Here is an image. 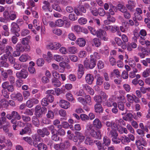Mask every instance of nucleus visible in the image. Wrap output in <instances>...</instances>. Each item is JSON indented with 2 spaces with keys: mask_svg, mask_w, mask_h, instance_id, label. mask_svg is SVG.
I'll return each instance as SVG.
<instances>
[{
  "mask_svg": "<svg viewBox=\"0 0 150 150\" xmlns=\"http://www.w3.org/2000/svg\"><path fill=\"white\" fill-rule=\"evenodd\" d=\"M13 49L12 47L7 45L5 49L6 54H4L0 58V63L1 66L3 67H8L9 66L8 63L6 62L8 57L11 55V52L13 51Z\"/></svg>",
  "mask_w": 150,
  "mask_h": 150,
  "instance_id": "nucleus-1",
  "label": "nucleus"
},
{
  "mask_svg": "<svg viewBox=\"0 0 150 150\" xmlns=\"http://www.w3.org/2000/svg\"><path fill=\"white\" fill-rule=\"evenodd\" d=\"M124 121L122 119L119 120H116L115 122L107 121L105 123L106 125L108 127H111L112 129L116 130L119 125V123H123Z\"/></svg>",
  "mask_w": 150,
  "mask_h": 150,
  "instance_id": "nucleus-2",
  "label": "nucleus"
},
{
  "mask_svg": "<svg viewBox=\"0 0 150 150\" xmlns=\"http://www.w3.org/2000/svg\"><path fill=\"white\" fill-rule=\"evenodd\" d=\"M83 64L85 67L87 69H92L96 65V60H93L90 58L89 60L87 58H86L83 62Z\"/></svg>",
  "mask_w": 150,
  "mask_h": 150,
  "instance_id": "nucleus-3",
  "label": "nucleus"
},
{
  "mask_svg": "<svg viewBox=\"0 0 150 150\" xmlns=\"http://www.w3.org/2000/svg\"><path fill=\"white\" fill-rule=\"evenodd\" d=\"M2 89L7 90L9 92H12L14 91V87L13 85L9 84V82L6 81L4 82L1 84Z\"/></svg>",
  "mask_w": 150,
  "mask_h": 150,
  "instance_id": "nucleus-4",
  "label": "nucleus"
},
{
  "mask_svg": "<svg viewBox=\"0 0 150 150\" xmlns=\"http://www.w3.org/2000/svg\"><path fill=\"white\" fill-rule=\"evenodd\" d=\"M96 36L102 40L106 41L108 40L106 32L102 29H100L97 30Z\"/></svg>",
  "mask_w": 150,
  "mask_h": 150,
  "instance_id": "nucleus-5",
  "label": "nucleus"
},
{
  "mask_svg": "<svg viewBox=\"0 0 150 150\" xmlns=\"http://www.w3.org/2000/svg\"><path fill=\"white\" fill-rule=\"evenodd\" d=\"M20 29L18 25L16 23L13 22L11 25V31L17 37L20 36L18 32L20 31Z\"/></svg>",
  "mask_w": 150,
  "mask_h": 150,
  "instance_id": "nucleus-6",
  "label": "nucleus"
},
{
  "mask_svg": "<svg viewBox=\"0 0 150 150\" xmlns=\"http://www.w3.org/2000/svg\"><path fill=\"white\" fill-rule=\"evenodd\" d=\"M53 1V0H50L49 2L46 0L44 1H43V4L44 5L42 7L43 10L45 11L48 10L50 12H52V10L51 8L50 3H52Z\"/></svg>",
  "mask_w": 150,
  "mask_h": 150,
  "instance_id": "nucleus-7",
  "label": "nucleus"
},
{
  "mask_svg": "<svg viewBox=\"0 0 150 150\" xmlns=\"http://www.w3.org/2000/svg\"><path fill=\"white\" fill-rule=\"evenodd\" d=\"M61 46V44L57 42H50L47 45V47L51 50H56L59 49Z\"/></svg>",
  "mask_w": 150,
  "mask_h": 150,
  "instance_id": "nucleus-8",
  "label": "nucleus"
},
{
  "mask_svg": "<svg viewBox=\"0 0 150 150\" xmlns=\"http://www.w3.org/2000/svg\"><path fill=\"white\" fill-rule=\"evenodd\" d=\"M142 11L141 9L139 7L136 8L134 14V17L133 18H137L138 20L140 21L142 19V17L141 15L142 13Z\"/></svg>",
  "mask_w": 150,
  "mask_h": 150,
  "instance_id": "nucleus-9",
  "label": "nucleus"
},
{
  "mask_svg": "<svg viewBox=\"0 0 150 150\" xmlns=\"http://www.w3.org/2000/svg\"><path fill=\"white\" fill-rule=\"evenodd\" d=\"M28 75V73L25 69L21 70L20 71L16 73V76L18 78H26Z\"/></svg>",
  "mask_w": 150,
  "mask_h": 150,
  "instance_id": "nucleus-10",
  "label": "nucleus"
},
{
  "mask_svg": "<svg viewBox=\"0 0 150 150\" xmlns=\"http://www.w3.org/2000/svg\"><path fill=\"white\" fill-rule=\"evenodd\" d=\"M31 125L30 124H28L24 128L22 129L20 132V134L23 135L25 134L29 133L31 132Z\"/></svg>",
  "mask_w": 150,
  "mask_h": 150,
  "instance_id": "nucleus-11",
  "label": "nucleus"
},
{
  "mask_svg": "<svg viewBox=\"0 0 150 150\" xmlns=\"http://www.w3.org/2000/svg\"><path fill=\"white\" fill-rule=\"evenodd\" d=\"M90 134L92 137L97 139H99L101 138V132L99 130L95 131L94 129H91L90 132Z\"/></svg>",
  "mask_w": 150,
  "mask_h": 150,
  "instance_id": "nucleus-12",
  "label": "nucleus"
},
{
  "mask_svg": "<svg viewBox=\"0 0 150 150\" xmlns=\"http://www.w3.org/2000/svg\"><path fill=\"white\" fill-rule=\"evenodd\" d=\"M135 144L137 146L142 145L145 146L146 145L147 142L142 137H139L138 139L136 140Z\"/></svg>",
  "mask_w": 150,
  "mask_h": 150,
  "instance_id": "nucleus-13",
  "label": "nucleus"
},
{
  "mask_svg": "<svg viewBox=\"0 0 150 150\" xmlns=\"http://www.w3.org/2000/svg\"><path fill=\"white\" fill-rule=\"evenodd\" d=\"M135 4L132 0H129L127 2V4H126V6L127 8L131 11H133L135 6Z\"/></svg>",
  "mask_w": 150,
  "mask_h": 150,
  "instance_id": "nucleus-14",
  "label": "nucleus"
},
{
  "mask_svg": "<svg viewBox=\"0 0 150 150\" xmlns=\"http://www.w3.org/2000/svg\"><path fill=\"white\" fill-rule=\"evenodd\" d=\"M30 59V57L28 54H22L19 58V61L22 62H25Z\"/></svg>",
  "mask_w": 150,
  "mask_h": 150,
  "instance_id": "nucleus-15",
  "label": "nucleus"
},
{
  "mask_svg": "<svg viewBox=\"0 0 150 150\" xmlns=\"http://www.w3.org/2000/svg\"><path fill=\"white\" fill-rule=\"evenodd\" d=\"M59 105L62 108L67 109L70 107L69 103L64 100H61L59 102Z\"/></svg>",
  "mask_w": 150,
  "mask_h": 150,
  "instance_id": "nucleus-16",
  "label": "nucleus"
},
{
  "mask_svg": "<svg viewBox=\"0 0 150 150\" xmlns=\"http://www.w3.org/2000/svg\"><path fill=\"white\" fill-rule=\"evenodd\" d=\"M68 53L72 54H75L77 53L78 51L76 47L74 46H71L67 48Z\"/></svg>",
  "mask_w": 150,
  "mask_h": 150,
  "instance_id": "nucleus-17",
  "label": "nucleus"
},
{
  "mask_svg": "<svg viewBox=\"0 0 150 150\" xmlns=\"http://www.w3.org/2000/svg\"><path fill=\"white\" fill-rule=\"evenodd\" d=\"M94 126L98 129H100L102 126L100 121L98 118L96 119L93 122Z\"/></svg>",
  "mask_w": 150,
  "mask_h": 150,
  "instance_id": "nucleus-18",
  "label": "nucleus"
},
{
  "mask_svg": "<svg viewBox=\"0 0 150 150\" xmlns=\"http://www.w3.org/2000/svg\"><path fill=\"white\" fill-rule=\"evenodd\" d=\"M76 44L79 47H83L85 46L86 42L85 40L81 38H78L75 42Z\"/></svg>",
  "mask_w": 150,
  "mask_h": 150,
  "instance_id": "nucleus-19",
  "label": "nucleus"
},
{
  "mask_svg": "<svg viewBox=\"0 0 150 150\" xmlns=\"http://www.w3.org/2000/svg\"><path fill=\"white\" fill-rule=\"evenodd\" d=\"M11 97L12 99L13 100H17L20 101H22L23 99L22 95L20 93H17L16 94H12L11 95Z\"/></svg>",
  "mask_w": 150,
  "mask_h": 150,
  "instance_id": "nucleus-20",
  "label": "nucleus"
},
{
  "mask_svg": "<svg viewBox=\"0 0 150 150\" xmlns=\"http://www.w3.org/2000/svg\"><path fill=\"white\" fill-rule=\"evenodd\" d=\"M75 134L79 142H82L85 139V137L80 132H75Z\"/></svg>",
  "mask_w": 150,
  "mask_h": 150,
  "instance_id": "nucleus-21",
  "label": "nucleus"
},
{
  "mask_svg": "<svg viewBox=\"0 0 150 150\" xmlns=\"http://www.w3.org/2000/svg\"><path fill=\"white\" fill-rule=\"evenodd\" d=\"M8 101L5 99H1L0 101V108H5L7 109L8 106Z\"/></svg>",
  "mask_w": 150,
  "mask_h": 150,
  "instance_id": "nucleus-22",
  "label": "nucleus"
},
{
  "mask_svg": "<svg viewBox=\"0 0 150 150\" xmlns=\"http://www.w3.org/2000/svg\"><path fill=\"white\" fill-rule=\"evenodd\" d=\"M86 82L89 84L92 83L94 80V78L92 75L89 74H87L85 77Z\"/></svg>",
  "mask_w": 150,
  "mask_h": 150,
  "instance_id": "nucleus-23",
  "label": "nucleus"
},
{
  "mask_svg": "<svg viewBox=\"0 0 150 150\" xmlns=\"http://www.w3.org/2000/svg\"><path fill=\"white\" fill-rule=\"evenodd\" d=\"M32 137L33 140V145L36 147L38 145L37 142L40 141V137L37 134H34L32 135Z\"/></svg>",
  "mask_w": 150,
  "mask_h": 150,
  "instance_id": "nucleus-24",
  "label": "nucleus"
},
{
  "mask_svg": "<svg viewBox=\"0 0 150 150\" xmlns=\"http://www.w3.org/2000/svg\"><path fill=\"white\" fill-rule=\"evenodd\" d=\"M92 46H95L97 47H99L101 44L100 40L98 38H94L91 42Z\"/></svg>",
  "mask_w": 150,
  "mask_h": 150,
  "instance_id": "nucleus-25",
  "label": "nucleus"
},
{
  "mask_svg": "<svg viewBox=\"0 0 150 150\" xmlns=\"http://www.w3.org/2000/svg\"><path fill=\"white\" fill-rule=\"evenodd\" d=\"M121 124H123V125H125V124H123V123H121V124L119 123V125L118 127H117V130H118V132L120 134H122L123 133H124L126 134H127L128 133V131L126 128L125 127H122L120 126V124L121 125Z\"/></svg>",
  "mask_w": 150,
  "mask_h": 150,
  "instance_id": "nucleus-26",
  "label": "nucleus"
},
{
  "mask_svg": "<svg viewBox=\"0 0 150 150\" xmlns=\"http://www.w3.org/2000/svg\"><path fill=\"white\" fill-rule=\"evenodd\" d=\"M101 104L96 103L95 105L94 109L96 112L100 113L103 112V109Z\"/></svg>",
  "mask_w": 150,
  "mask_h": 150,
  "instance_id": "nucleus-27",
  "label": "nucleus"
},
{
  "mask_svg": "<svg viewBox=\"0 0 150 150\" xmlns=\"http://www.w3.org/2000/svg\"><path fill=\"white\" fill-rule=\"evenodd\" d=\"M103 145L107 146H109L111 143V140L110 138L107 136H105L103 137Z\"/></svg>",
  "mask_w": 150,
  "mask_h": 150,
  "instance_id": "nucleus-28",
  "label": "nucleus"
},
{
  "mask_svg": "<svg viewBox=\"0 0 150 150\" xmlns=\"http://www.w3.org/2000/svg\"><path fill=\"white\" fill-rule=\"evenodd\" d=\"M117 11V7L115 6L112 5L110 6V8L109 10L108 13L112 15H114L115 12H116Z\"/></svg>",
  "mask_w": 150,
  "mask_h": 150,
  "instance_id": "nucleus-29",
  "label": "nucleus"
},
{
  "mask_svg": "<svg viewBox=\"0 0 150 150\" xmlns=\"http://www.w3.org/2000/svg\"><path fill=\"white\" fill-rule=\"evenodd\" d=\"M117 9L121 12L123 13L125 12V11H127V8H126L125 6L123 4H119L117 5Z\"/></svg>",
  "mask_w": 150,
  "mask_h": 150,
  "instance_id": "nucleus-30",
  "label": "nucleus"
},
{
  "mask_svg": "<svg viewBox=\"0 0 150 150\" xmlns=\"http://www.w3.org/2000/svg\"><path fill=\"white\" fill-rule=\"evenodd\" d=\"M12 118H15L17 120H20L21 118V116L16 111H13L11 112Z\"/></svg>",
  "mask_w": 150,
  "mask_h": 150,
  "instance_id": "nucleus-31",
  "label": "nucleus"
},
{
  "mask_svg": "<svg viewBox=\"0 0 150 150\" xmlns=\"http://www.w3.org/2000/svg\"><path fill=\"white\" fill-rule=\"evenodd\" d=\"M31 38V36L29 35L27 37L23 38L21 41V43L24 45H28L29 42V40Z\"/></svg>",
  "mask_w": 150,
  "mask_h": 150,
  "instance_id": "nucleus-32",
  "label": "nucleus"
},
{
  "mask_svg": "<svg viewBox=\"0 0 150 150\" xmlns=\"http://www.w3.org/2000/svg\"><path fill=\"white\" fill-rule=\"evenodd\" d=\"M83 87L90 94L92 95L94 94V92L93 90L87 84H85L83 86Z\"/></svg>",
  "mask_w": 150,
  "mask_h": 150,
  "instance_id": "nucleus-33",
  "label": "nucleus"
},
{
  "mask_svg": "<svg viewBox=\"0 0 150 150\" xmlns=\"http://www.w3.org/2000/svg\"><path fill=\"white\" fill-rule=\"evenodd\" d=\"M120 140H121L122 143L124 144L129 143L130 141L129 139L126 136L121 137Z\"/></svg>",
  "mask_w": 150,
  "mask_h": 150,
  "instance_id": "nucleus-34",
  "label": "nucleus"
},
{
  "mask_svg": "<svg viewBox=\"0 0 150 150\" xmlns=\"http://www.w3.org/2000/svg\"><path fill=\"white\" fill-rule=\"evenodd\" d=\"M39 24V21L38 20L35 19L33 20V24L34 27L37 30H39L40 28Z\"/></svg>",
  "mask_w": 150,
  "mask_h": 150,
  "instance_id": "nucleus-35",
  "label": "nucleus"
},
{
  "mask_svg": "<svg viewBox=\"0 0 150 150\" xmlns=\"http://www.w3.org/2000/svg\"><path fill=\"white\" fill-rule=\"evenodd\" d=\"M54 148L56 150H64L65 148L62 142L55 145Z\"/></svg>",
  "mask_w": 150,
  "mask_h": 150,
  "instance_id": "nucleus-36",
  "label": "nucleus"
},
{
  "mask_svg": "<svg viewBox=\"0 0 150 150\" xmlns=\"http://www.w3.org/2000/svg\"><path fill=\"white\" fill-rule=\"evenodd\" d=\"M15 50L18 51L20 52H23L25 51V48L21 44L18 43L15 47Z\"/></svg>",
  "mask_w": 150,
  "mask_h": 150,
  "instance_id": "nucleus-37",
  "label": "nucleus"
},
{
  "mask_svg": "<svg viewBox=\"0 0 150 150\" xmlns=\"http://www.w3.org/2000/svg\"><path fill=\"white\" fill-rule=\"evenodd\" d=\"M66 97L68 100L73 103L75 102V100L71 93H67L66 95Z\"/></svg>",
  "mask_w": 150,
  "mask_h": 150,
  "instance_id": "nucleus-38",
  "label": "nucleus"
},
{
  "mask_svg": "<svg viewBox=\"0 0 150 150\" xmlns=\"http://www.w3.org/2000/svg\"><path fill=\"white\" fill-rule=\"evenodd\" d=\"M32 122L33 124L37 127H38L40 124L39 119L35 116L33 117Z\"/></svg>",
  "mask_w": 150,
  "mask_h": 150,
  "instance_id": "nucleus-39",
  "label": "nucleus"
},
{
  "mask_svg": "<svg viewBox=\"0 0 150 150\" xmlns=\"http://www.w3.org/2000/svg\"><path fill=\"white\" fill-rule=\"evenodd\" d=\"M52 85L55 87H59L61 85L60 82L56 79H53L52 80Z\"/></svg>",
  "mask_w": 150,
  "mask_h": 150,
  "instance_id": "nucleus-40",
  "label": "nucleus"
},
{
  "mask_svg": "<svg viewBox=\"0 0 150 150\" xmlns=\"http://www.w3.org/2000/svg\"><path fill=\"white\" fill-rule=\"evenodd\" d=\"M71 30L75 32L76 33H79L81 30V28L80 26L76 25L72 26L71 27Z\"/></svg>",
  "mask_w": 150,
  "mask_h": 150,
  "instance_id": "nucleus-41",
  "label": "nucleus"
},
{
  "mask_svg": "<svg viewBox=\"0 0 150 150\" xmlns=\"http://www.w3.org/2000/svg\"><path fill=\"white\" fill-rule=\"evenodd\" d=\"M52 32L54 34L58 35H61L62 33V31L59 29L54 28L52 30Z\"/></svg>",
  "mask_w": 150,
  "mask_h": 150,
  "instance_id": "nucleus-42",
  "label": "nucleus"
},
{
  "mask_svg": "<svg viewBox=\"0 0 150 150\" xmlns=\"http://www.w3.org/2000/svg\"><path fill=\"white\" fill-rule=\"evenodd\" d=\"M56 3H57V1L56 2V3L52 5V8L59 12H61L62 11L60 7Z\"/></svg>",
  "mask_w": 150,
  "mask_h": 150,
  "instance_id": "nucleus-43",
  "label": "nucleus"
},
{
  "mask_svg": "<svg viewBox=\"0 0 150 150\" xmlns=\"http://www.w3.org/2000/svg\"><path fill=\"white\" fill-rule=\"evenodd\" d=\"M23 139L30 145H33V140L31 137H23Z\"/></svg>",
  "mask_w": 150,
  "mask_h": 150,
  "instance_id": "nucleus-44",
  "label": "nucleus"
},
{
  "mask_svg": "<svg viewBox=\"0 0 150 150\" xmlns=\"http://www.w3.org/2000/svg\"><path fill=\"white\" fill-rule=\"evenodd\" d=\"M137 50L139 51H141L142 53L146 55H148V54L146 53V50L145 47L141 45H139L137 47Z\"/></svg>",
  "mask_w": 150,
  "mask_h": 150,
  "instance_id": "nucleus-45",
  "label": "nucleus"
},
{
  "mask_svg": "<svg viewBox=\"0 0 150 150\" xmlns=\"http://www.w3.org/2000/svg\"><path fill=\"white\" fill-rule=\"evenodd\" d=\"M150 74V68H147L142 73V76L144 78L148 77Z\"/></svg>",
  "mask_w": 150,
  "mask_h": 150,
  "instance_id": "nucleus-46",
  "label": "nucleus"
},
{
  "mask_svg": "<svg viewBox=\"0 0 150 150\" xmlns=\"http://www.w3.org/2000/svg\"><path fill=\"white\" fill-rule=\"evenodd\" d=\"M1 93L2 95L4 98L7 99L9 98V93H8V92L7 90L6 89H2L1 90Z\"/></svg>",
  "mask_w": 150,
  "mask_h": 150,
  "instance_id": "nucleus-47",
  "label": "nucleus"
},
{
  "mask_svg": "<svg viewBox=\"0 0 150 150\" xmlns=\"http://www.w3.org/2000/svg\"><path fill=\"white\" fill-rule=\"evenodd\" d=\"M37 146L39 150H47V145L43 143H41L39 144Z\"/></svg>",
  "mask_w": 150,
  "mask_h": 150,
  "instance_id": "nucleus-48",
  "label": "nucleus"
},
{
  "mask_svg": "<svg viewBox=\"0 0 150 150\" xmlns=\"http://www.w3.org/2000/svg\"><path fill=\"white\" fill-rule=\"evenodd\" d=\"M90 58H92L93 60L98 59L100 58V56L99 54L96 52H95L93 54H91L90 56Z\"/></svg>",
  "mask_w": 150,
  "mask_h": 150,
  "instance_id": "nucleus-49",
  "label": "nucleus"
},
{
  "mask_svg": "<svg viewBox=\"0 0 150 150\" xmlns=\"http://www.w3.org/2000/svg\"><path fill=\"white\" fill-rule=\"evenodd\" d=\"M85 142L86 144L89 145H93L94 143L92 139L88 137H86Z\"/></svg>",
  "mask_w": 150,
  "mask_h": 150,
  "instance_id": "nucleus-50",
  "label": "nucleus"
},
{
  "mask_svg": "<svg viewBox=\"0 0 150 150\" xmlns=\"http://www.w3.org/2000/svg\"><path fill=\"white\" fill-rule=\"evenodd\" d=\"M62 125H59L57 126V128H62V127L64 128L67 129L69 127V123L66 122H63L62 123Z\"/></svg>",
  "mask_w": 150,
  "mask_h": 150,
  "instance_id": "nucleus-51",
  "label": "nucleus"
},
{
  "mask_svg": "<svg viewBox=\"0 0 150 150\" xmlns=\"http://www.w3.org/2000/svg\"><path fill=\"white\" fill-rule=\"evenodd\" d=\"M94 100L97 103H101L102 101V98L100 96H95L93 97Z\"/></svg>",
  "mask_w": 150,
  "mask_h": 150,
  "instance_id": "nucleus-52",
  "label": "nucleus"
},
{
  "mask_svg": "<svg viewBox=\"0 0 150 150\" xmlns=\"http://www.w3.org/2000/svg\"><path fill=\"white\" fill-rule=\"evenodd\" d=\"M108 49L109 48L107 46H105L100 49V52L102 54H108L109 53Z\"/></svg>",
  "mask_w": 150,
  "mask_h": 150,
  "instance_id": "nucleus-53",
  "label": "nucleus"
},
{
  "mask_svg": "<svg viewBox=\"0 0 150 150\" xmlns=\"http://www.w3.org/2000/svg\"><path fill=\"white\" fill-rule=\"evenodd\" d=\"M87 55V52L84 50H81L78 53V56L80 58H83Z\"/></svg>",
  "mask_w": 150,
  "mask_h": 150,
  "instance_id": "nucleus-54",
  "label": "nucleus"
},
{
  "mask_svg": "<svg viewBox=\"0 0 150 150\" xmlns=\"http://www.w3.org/2000/svg\"><path fill=\"white\" fill-rule=\"evenodd\" d=\"M30 33V31L27 29H23L21 32V35L22 36H25Z\"/></svg>",
  "mask_w": 150,
  "mask_h": 150,
  "instance_id": "nucleus-55",
  "label": "nucleus"
},
{
  "mask_svg": "<svg viewBox=\"0 0 150 150\" xmlns=\"http://www.w3.org/2000/svg\"><path fill=\"white\" fill-rule=\"evenodd\" d=\"M59 52L63 54H66L68 53V50H67L66 48L64 47H60L59 50Z\"/></svg>",
  "mask_w": 150,
  "mask_h": 150,
  "instance_id": "nucleus-56",
  "label": "nucleus"
},
{
  "mask_svg": "<svg viewBox=\"0 0 150 150\" xmlns=\"http://www.w3.org/2000/svg\"><path fill=\"white\" fill-rule=\"evenodd\" d=\"M75 95L77 96H83L86 94L83 90L82 89H80L77 91L75 93Z\"/></svg>",
  "mask_w": 150,
  "mask_h": 150,
  "instance_id": "nucleus-57",
  "label": "nucleus"
},
{
  "mask_svg": "<svg viewBox=\"0 0 150 150\" xmlns=\"http://www.w3.org/2000/svg\"><path fill=\"white\" fill-rule=\"evenodd\" d=\"M56 26L62 27L64 24V21L61 19H59L55 21Z\"/></svg>",
  "mask_w": 150,
  "mask_h": 150,
  "instance_id": "nucleus-58",
  "label": "nucleus"
},
{
  "mask_svg": "<svg viewBox=\"0 0 150 150\" xmlns=\"http://www.w3.org/2000/svg\"><path fill=\"white\" fill-rule=\"evenodd\" d=\"M88 28L92 34L94 36L96 35L97 30H96L94 28L91 26L88 27Z\"/></svg>",
  "mask_w": 150,
  "mask_h": 150,
  "instance_id": "nucleus-59",
  "label": "nucleus"
},
{
  "mask_svg": "<svg viewBox=\"0 0 150 150\" xmlns=\"http://www.w3.org/2000/svg\"><path fill=\"white\" fill-rule=\"evenodd\" d=\"M103 78L102 77H98L97 79L96 84L98 85H101L103 83Z\"/></svg>",
  "mask_w": 150,
  "mask_h": 150,
  "instance_id": "nucleus-60",
  "label": "nucleus"
},
{
  "mask_svg": "<svg viewBox=\"0 0 150 150\" xmlns=\"http://www.w3.org/2000/svg\"><path fill=\"white\" fill-rule=\"evenodd\" d=\"M53 58L54 60L57 62H60L62 59V56L59 54H55L54 55Z\"/></svg>",
  "mask_w": 150,
  "mask_h": 150,
  "instance_id": "nucleus-61",
  "label": "nucleus"
},
{
  "mask_svg": "<svg viewBox=\"0 0 150 150\" xmlns=\"http://www.w3.org/2000/svg\"><path fill=\"white\" fill-rule=\"evenodd\" d=\"M46 116L48 118L52 119L54 118V113L52 111L49 110Z\"/></svg>",
  "mask_w": 150,
  "mask_h": 150,
  "instance_id": "nucleus-62",
  "label": "nucleus"
},
{
  "mask_svg": "<svg viewBox=\"0 0 150 150\" xmlns=\"http://www.w3.org/2000/svg\"><path fill=\"white\" fill-rule=\"evenodd\" d=\"M10 123L9 122H7L3 126V130L5 132H8L9 131L8 127L10 126Z\"/></svg>",
  "mask_w": 150,
  "mask_h": 150,
  "instance_id": "nucleus-63",
  "label": "nucleus"
},
{
  "mask_svg": "<svg viewBox=\"0 0 150 150\" xmlns=\"http://www.w3.org/2000/svg\"><path fill=\"white\" fill-rule=\"evenodd\" d=\"M45 61L43 59L40 58L38 59L36 61V64L38 66H42L44 64Z\"/></svg>",
  "mask_w": 150,
  "mask_h": 150,
  "instance_id": "nucleus-64",
  "label": "nucleus"
}]
</instances>
